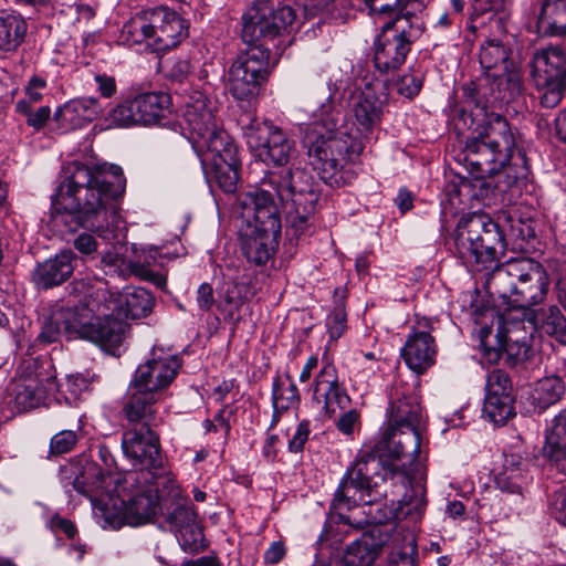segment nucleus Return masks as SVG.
I'll use <instances>...</instances> for the list:
<instances>
[{
	"mask_svg": "<svg viewBox=\"0 0 566 566\" xmlns=\"http://www.w3.org/2000/svg\"><path fill=\"white\" fill-rule=\"evenodd\" d=\"M242 130L249 148L264 164L285 166L296 154L294 139L269 122L250 118Z\"/></svg>",
	"mask_w": 566,
	"mask_h": 566,
	"instance_id": "15",
	"label": "nucleus"
},
{
	"mask_svg": "<svg viewBox=\"0 0 566 566\" xmlns=\"http://www.w3.org/2000/svg\"><path fill=\"white\" fill-rule=\"evenodd\" d=\"M392 483H399L406 488L402 499L399 501L398 516L418 522L424 515L427 509L426 480L427 471L423 464H416L412 471L394 467L390 469Z\"/></svg>",
	"mask_w": 566,
	"mask_h": 566,
	"instance_id": "20",
	"label": "nucleus"
},
{
	"mask_svg": "<svg viewBox=\"0 0 566 566\" xmlns=\"http://www.w3.org/2000/svg\"><path fill=\"white\" fill-rule=\"evenodd\" d=\"M155 39L151 40V52L161 53L179 45L187 36L189 24L176 11L167 7L154 8Z\"/></svg>",
	"mask_w": 566,
	"mask_h": 566,
	"instance_id": "24",
	"label": "nucleus"
},
{
	"mask_svg": "<svg viewBox=\"0 0 566 566\" xmlns=\"http://www.w3.org/2000/svg\"><path fill=\"white\" fill-rule=\"evenodd\" d=\"M454 247L462 263L478 271L491 266L506 248L499 224L484 214H473L459 221Z\"/></svg>",
	"mask_w": 566,
	"mask_h": 566,
	"instance_id": "11",
	"label": "nucleus"
},
{
	"mask_svg": "<svg viewBox=\"0 0 566 566\" xmlns=\"http://www.w3.org/2000/svg\"><path fill=\"white\" fill-rule=\"evenodd\" d=\"M436 354L434 339L428 332L412 333L401 348L407 366L417 374H422L433 365Z\"/></svg>",
	"mask_w": 566,
	"mask_h": 566,
	"instance_id": "30",
	"label": "nucleus"
},
{
	"mask_svg": "<svg viewBox=\"0 0 566 566\" xmlns=\"http://www.w3.org/2000/svg\"><path fill=\"white\" fill-rule=\"evenodd\" d=\"M313 399L329 415L349 407L350 398L340 386L333 364H325L317 374L313 385Z\"/></svg>",
	"mask_w": 566,
	"mask_h": 566,
	"instance_id": "25",
	"label": "nucleus"
},
{
	"mask_svg": "<svg viewBox=\"0 0 566 566\" xmlns=\"http://www.w3.org/2000/svg\"><path fill=\"white\" fill-rule=\"evenodd\" d=\"M307 156L319 178L331 187L348 181L346 166L356 160L363 146L344 107L331 95L314 113L312 132L305 137Z\"/></svg>",
	"mask_w": 566,
	"mask_h": 566,
	"instance_id": "4",
	"label": "nucleus"
},
{
	"mask_svg": "<svg viewBox=\"0 0 566 566\" xmlns=\"http://www.w3.org/2000/svg\"><path fill=\"white\" fill-rule=\"evenodd\" d=\"M537 30L546 35L566 33V0H544Z\"/></svg>",
	"mask_w": 566,
	"mask_h": 566,
	"instance_id": "37",
	"label": "nucleus"
},
{
	"mask_svg": "<svg viewBox=\"0 0 566 566\" xmlns=\"http://www.w3.org/2000/svg\"><path fill=\"white\" fill-rule=\"evenodd\" d=\"M423 22L415 13H405V19H388L380 27L374 41V64L381 73L399 69L406 61L411 43L423 32Z\"/></svg>",
	"mask_w": 566,
	"mask_h": 566,
	"instance_id": "13",
	"label": "nucleus"
},
{
	"mask_svg": "<svg viewBox=\"0 0 566 566\" xmlns=\"http://www.w3.org/2000/svg\"><path fill=\"white\" fill-rule=\"evenodd\" d=\"M295 20L290 6L277 9L270 0H258L242 15V39L251 48L231 65L228 90L239 103L251 105L270 74L271 42L287 30Z\"/></svg>",
	"mask_w": 566,
	"mask_h": 566,
	"instance_id": "3",
	"label": "nucleus"
},
{
	"mask_svg": "<svg viewBox=\"0 0 566 566\" xmlns=\"http://www.w3.org/2000/svg\"><path fill=\"white\" fill-rule=\"evenodd\" d=\"M388 427L423 432L424 416L418 398L402 386H394L387 409Z\"/></svg>",
	"mask_w": 566,
	"mask_h": 566,
	"instance_id": "23",
	"label": "nucleus"
},
{
	"mask_svg": "<svg viewBox=\"0 0 566 566\" xmlns=\"http://www.w3.org/2000/svg\"><path fill=\"white\" fill-rule=\"evenodd\" d=\"M369 9L370 14L376 18V22L387 15L389 19L401 17L405 19V13H413L408 7L421 8V3L416 0H364Z\"/></svg>",
	"mask_w": 566,
	"mask_h": 566,
	"instance_id": "43",
	"label": "nucleus"
},
{
	"mask_svg": "<svg viewBox=\"0 0 566 566\" xmlns=\"http://www.w3.org/2000/svg\"><path fill=\"white\" fill-rule=\"evenodd\" d=\"M133 252L134 256L128 262L132 273L144 280H149L156 282L157 284H161L163 277L160 275H156L151 270V266L156 262L158 250H137L136 248H133Z\"/></svg>",
	"mask_w": 566,
	"mask_h": 566,
	"instance_id": "45",
	"label": "nucleus"
},
{
	"mask_svg": "<svg viewBox=\"0 0 566 566\" xmlns=\"http://www.w3.org/2000/svg\"><path fill=\"white\" fill-rule=\"evenodd\" d=\"M512 396L486 395L483 415L495 424H504L514 413Z\"/></svg>",
	"mask_w": 566,
	"mask_h": 566,
	"instance_id": "46",
	"label": "nucleus"
},
{
	"mask_svg": "<svg viewBox=\"0 0 566 566\" xmlns=\"http://www.w3.org/2000/svg\"><path fill=\"white\" fill-rule=\"evenodd\" d=\"M379 527L364 533L359 538L348 544L343 553L344 566H373L386 544Z\"/></svg>",
	"mask_w": 566,
	"mask_h": 566,
	"instance_id": "28",
	"label": "nucleus"
},
{
	"mask_svg": "<svg viewBox=\"0 0 566 566\" xmlns=\"http://www.w3.org/2000/svg\"><path fill=\"white\" fill-rule=\"evenodd\" d=\"M271 196L275 205V198L281 202L291 201L293 207L303 208L304 211H315L319 193L313 177L305 170L283 168L268 170L255 191H264Z\"/></svg>",
	"mask_w": 566,
	"mask_h": 566,
	"instance_id": "14",
	"label": "nucleus"
},
{
	"mask_svg": "<svg viewBox=\"0 0 566 566\" xmlns=\"http://www.w3.org/2000/svg\"><path fill=\"white\" fill-rule=\"evenodd\" d=\"M176 535L185 551L197 552L205 546L202 528L198 521L184 526L176 532Z\"/></svg>",
	"mask_w": 566,
	"mask_h": 566,
	"instance_id": "49",
	"label": "nucleus"
},
{
	"mask_svg": "<svg viewBox=\"0 0 566 566\" xmlns=\"http://www.w3.org/2000/svg\"><path fill=\"white\" fill-rule=\"evenodd\" d=\"M536 331L555 338L563 345H566V317L556 305L542 308L535 313Z\"/></svg>",
	"mask_w": 566,
	"mask_h": 566,
	"instance_id": "40",
	"label": "nucleus"
},
{
	"mask_svg": "<svg viewBox=\"0 0 566 566\" xmlns=\"http://www.w3.org/2000/svg\"><path fill=\"white\" fill-rule=\"evenodd\" d=\"M474 323L479 346L489 364H496L501 359L503 338H521L524 334L533 338L536 332L535 312L522 306H510L503 314L485 308L474 314Z\"/></svg>",
	"mask_w": 566,
	"mask_h": 566,
	"instance_id": "10",
	"label": "nucleus"
},
{
	"mask_svg": "<svg viewBox=\"0 0 566 566\" xmlns=\"http://www.w3.org/2000/svg\"><path fill=\"white\" fill-rule=\"evenodd\" d=\"M512 381L509 375L501 370L494 369L489 374L486 382V395L494 396H512Z\"/></svg>",
	"mask_w": 566,
	"mask_h": 566,
	"instance_id": "51",
	"label": "nucleus"
},
{
	"mask_svg": "<svg viewBox=\"0 0 566 566\" xmlns=\"http://www.w3.org/2000/svg\"><path fill=\"white\" fill-rule=\"evenodd\" d=\"M300 401V394L296 384L290 376L284 379L277 377L273 382L272 402H273V419L272 426L279 421L282 412L293 408Z\"/></svg>",
	"mask_w": 566,
	"mask_h": 566,
	"instance_id": "39",
	"label": "nucleus"
},
{
	"mask_svg": "<svg viewBox=\"0 0 566 566\" xmlns=\"http://www.w3.org/2000/svg\"><path fill=\"white\" fill-rule=\"evenodd\" d=\"M17 113L27 117V124L35 130L44 127L51 116L49 106H41L35 112L32 111V105L27 99H20L15 104Z\"/></svg>",
	"mask_w": 566,
	"mask_h": 566,
	"instance_id": "50",
	"label": "nucleus"
},
{
	"mask_svg": "<svg viewBox=\"0 0 566 566\" xmlns=\"http://www.w3.org/2000/svg\"><path fill=\"white\" fill-rule=\"evenodd\" d=\"M507 0H472V7L478 14L494 11H505Z\"/></svg>",
	"mask_w": 566,
	"mask_h": 566,
	"instance_id": "63",
	"label": "nucleus"
},
{
	"mask_svg": "<svg viewBox=\"0 0 566 566\" xmlns=\"http://www.w3.org/2000/svg\"><path fill=\"white\" fill-rule=\"evenodd\" d=\"M132 390L124 407L126 419L133 426L132 428L151 429V426L156 424L155 405L159 397L134 387Z\"/></svg>",
	"mask_w": 566,
	"mask_h": 566,
	"instance_id": "32",
	"label": "nucleus"
},
{
	"mask_svg": "<svg viewBox=\"0 0 566 566\" xmlns=\"http://www.w3.org/2000/svg\"><path fill=\"white\" fill-rule=\"evenodd\" d=\"M67 471L75 475L72 482L73 488L82 494L97 491L102 486L105 476L102 470L94 463H86L80 474L77 473V468L73 465L64 470V472Z\"/></svg>",
	"mask_w": 566,
	"mask_h": 566,
	"instance_id": "44",
	"label": "nucleus"
},
{
	"mask_svg": "<svg viewBox=\"0 0 566 566\" xmlns=\"http://www.w3.org/2000/svg\"><path fill=\"white\" fill-rule=\"evenodd\" d=\"M45 87H46L45 80H43L39 76L31 77L30 81L28 82V85L25 86V90H24V93H25L24 99H27V102H29L30 105H32L33 103L40 102L43 97V91L45 90Z\"/></svg>",
	"mask_w": 566,
	"mask_h": 566,
	"instance_id": "60",
	"label": "nucleus"
},
{
	"mask_svg": "<svg viewBox=\"0 0 566 566\" xmlns=\"http://www.w3.org/2000/svg\"><path fill=\"white\" fill-rule=\"evenodd\" d=\"M252 296L251 287L248 284L233 283L232 286L226 291L224 300L232 310H239L245 300Z\"/></svg>",
	"mask_w": 566,
	"mask_h": 566,
	"instance_id": "55",
	"label": "nucleus"
},
{
	"mask_svg": "<svg viewBox=\"0 0 566 566\" xmlns=\"http://www.w3.org/2000/svg\"><path fill=\"white\" fill-rule=\"evenodd\" d=\"M544 453L558 471L566 474V410L546 424Z\"/></svg>",
	"mask_w": 566,
	"mask_h": 566,
	"instance_id": "33",
	"label": "nucleus"
},
{
	"mask_svg": "<svg viewBox=\"0 0 566 566\" xmlns=\"http://www.w3.org/2000/svg\"><path fill=\"white\" fill-rule=\"evenodd\" d=\"M509 56L507 48L495 39L486 40L479 54L482 69L497 82L499 90L504 92L501 98L507 103L522 92L520 69Z\"/></svg>",
	"mask_w": 566,
	"mask_h": 566,
	"instance_id": "18",
	"label": "nucleus"
},
{
	"mask_svg": "<svg viewBox=\"0 0 566 566\" xmlns=\"http://www.w3.org/2000/svg\"><path fill=\"white\" fill-rule=\"evenodd\" d=\"M541 93V104L544 107L553 108L559 104L566 87V82L548 81L545 85H536Z\"/></svg>",
	"mask_w": 566,
	"mask_h": 566,
	"instance_id": "52",
	"label": "nucleus"
},
{
	"mask_svg": "<svg viewBox=\"0 0 566 566\" xmlns=\"http://www.w3.org/2000/svg\"><path fill=\"white\" fill-rule=\"evenodd\" d=\"M240 160L238 157L232 160L217 159V161L209 163L210 172L216 179L218 186L228 193H232L237 189L239 179Z\"/></svg>",
	"mask_w": 566,
	"mask_h": 566,
	"instance_id": "42",
	"label": "nucleus"
},
{
	"mask_svg": "<svg viewBox=\"0 0 566 566\" xmlns=\"http://www.w3.org/2000/svg\"><path fill=\"white\" fill-rule=\"evenodd\" d=\"M488 285L509 306L531 310L545 300L549 277L541 264L531 259L517 258L496 266Z\"/></svg>",
	"mask_w": 566,
	"mask_h": 566,
	"instance_id": "9",
	"label": "nucleus"
},
{
	"mask_svg": "<svg viewBox=\"0 0 566 566\" xmlns=\"http://www.w3.org/2000/svg\"><path fill=\"white\" fill-rule=\"evenodd\" d=\"M327 326L332 338H338L346 329V314L342 307H337L327 318Z\"/></svg>",
	"mask_w": 566,
	"mask_h": 566,
	"instance_id": "59",
	"label": "nucleus"
},
{
	"mask_svg": "<svg viewBox=\"0 0 566 566\" xmlns=\"http://www.w3.org/2000/svg\"><path fill=\"white\" fill-rule=\"evenodd\" d=\"M27 32L24 19L15 12L0 14V49L10 51L15 49Z\"/></svg>",
	"mask_w": 566,
	"mask_h": 566,
	"instance_id": "41",
	"label": "nucleus"
},
{
	"mask_svg": "<svg viewBox=\"0 0 566 566\" xmlns=\"http://www.w3.org/2000/svg\"><path fill=\"white\" fill-rule=\"evenodd\" d=\"M526 479L523 459L512 454L505 459L502 470L495 475V484L501 492L513 495L515 503H520L523 499Z\"/></svg>",
	"mask_w": 566,
	"mask_h": 566,
	"instance_id": "34",
	"label": "nucleus"
},
{
	"mask_svg": "<svg viewBox=\"0 0 566 566\" xmlns=\"http://www.w3.org/2000/svg\"><path fill=\"white\" fill-rule=\"evenodd\" d=\"M103 112L96 97H81L69 101L55 112V119L64 129L81 128Z\"/></svg>",
	"mask_w": 566,
	"mask_h": 566,
	"instance_id": "29",
	"label": "nucleus"
},
{
	"mask_svg": "<svg viewBox=\"0 0 566 566\" xmlns=\"http://www.w3.org/2000/svg\"><path fill=\"white\" fill-rule=\"evenodd\" d=\"M564 392V381L557 376H549L536 381L528 399L535 408L539 411H544L559 401Z\"/></svg>",
	"mask_w": 566,
	"mask_h": 566,
	"instance_id": "38",
	"label": "nucleus"
},
{
	"mask_svg": "<svg viewBox=\"0 0 566 566\" xmlns=\"http://www.w3.org/2000/svg\"><path fill=\"white\" fill-rule=\"evenodd\" d=\"M422 439V432L415 431V429L387 427L379 442L388 458L386 461H381L380 465L382 482L391 479L389 471L394 467L412 471L416 464H423L419 460Z\"/></svg>",
	"mask_w": 566,
	"mask_h": 566,
	"instance_id": "19",
	"label": "nucleus"
},
{
	"mask_svg": "<svg viewBox=\"0 0 566 566\" xmlns=\"http://www.w3.org/2000/svg\"><path fill=\"white\" fill-rule=\"evenodd\" d=\"M170 96L161 92H145L127 97L109 109L105 117L107 127L127 128L148 126L165 117Z\"/></svg>",
	"mask_w": 566,
	"mask_h": 566,
	"instance_id": "16",
	"label": "nucleus"
},
{
	"mask_svg": "<svg viewBox=\"0 0 566 566\" xmlns=\"http://www.w3.org/2000/svg\"><path fill=\"white\" fill-rule=\"evenodd\" d=\"M310 436V427L307 421H302L297 424L296 430L289 441V451L290 452H301L308 440Z\"/></svg>",
	"mask_w": 566,
	"mask_h": 566,
	"instance_id": "61",
	"label": "nucleus"
},
{
	"mask_svg": "<svg viewBox=\"0 0 566 566\" xmlns=\"http://www.w3.org/2000/svg\"><path fill=\"white\" fill-rule=\"evenodd\" d=\"M70 294L76 301L55 312L45 322L39 339L50 344L64 335L69 339L90 340L107 352L116 349L123 343V324L106 316V308L101 304V301L105 300V291H96L95 298L88 300L86 292H74L72 283Z\"/></svg>",
	"mask_w": 566,
	"mask_h": 566,
	"instance_id": "5",
	"label": "nucleus"
},
{
	"mask_svg": "<svg viewBox=\"0 0 566 566\" xmlns=\"http://www.w3.org/2000/svg\"><path fill=\"white\" fill-rule=\"evenodd\" d=\"M552 506L555 518L566 526V489L555 493Z\"/></svg>",
	"mask_w": 566,
	"mask_h": 566,
	"instance_id": "64",
	"label": "nucleus"
},
{
	"mask_svg": "<svg viewBox=\"0 0 566 566\" xmlns=\"http://www.w3.org/2000/svg\"><path fill=\"white\" fill-rule=\"evenodd\" d=\"M360 424V415L356 409L344 412L336 421V428L346 436H352L355 428Z\"/></svg>",
	"mask_w": 566,
	"mask_h": 566,
	"instance_id": "58",
	"label": "nucleus"
},
{
	"mask_svg": "<svg viewBox=\"0 0 566 566\" xmlns=\"http://www.w3.org/2000/svg\"><path fill=\"white\" fill-rule=\"evenodd\" d=\"M384 107L385 101L380 98L374 86L369 83L364 88L353 93L350 112L359 125V128L354 129V134H357L359 130L369 132L381 123Z\"/></svg>",
	"mask_w": 566,
	"mask_h": 566,
	"instance_id": "27",
	"label": "nucleus"
},
{
	"mask_svg": "<svg viewBox=\"0 0 566 566\" xmlns=\"http://www.w3.org/2000/svg\"><path fill=\"white\" fill-rule=\"evenodd\" d=\"M77 442V434L73 430H62L55 433L50 441L53 454H63L71 451Z\"/></svg>",
	"mask_w": 566,
	"mask_h": 566,
	"instance_id": "54",
	"label": "nucleus"
},
{
	"mask_svg": "<svg viewBox=\"0 0 566 566\" xmlns=\"http://www.w3.org/2000/svg\"><path fill=\"white\" fill-rule=\"evenodd\" d=\"M122 449L133 468L153 471L163 468L159 437L149 428H129L123 433Z\"/></svg>",
	"mask_w": 566,
	"mask_h": 566,
	"instance_id": "21",
	"label": "nucleus"
},
{
	"mask_svg": "<svg viewBox=\"0 0 566 566\" xmlns=\"http://www.w3.org/2000/svg\"><path fill=\"white\" fill-rule=\"evenodd\" d=\"M125 187L119 166L105 164L90 168L77 161L70 163L52 198V226L62 232L85 227L107 238L106 233L123 224L118 199Z\"/></svg>",
	"mask_w": 566,
	"mask_h": 566,
	"instance_id": "1",
	"label": "nucleus"
},
{
	"mask_svg": "<svg viewBox=\"0 0 566 566\" xmlns=\"http://www.w3.org/2000/svg\"><path fill=\"white\" fill-rule=\"evenodd\" d=\"M185 129L202 166L217 159L232 160L238 149L213 115V102L206 92L192 90L184 97Z\"/></svg>",
	"mask_w": 566,
	"mask_h": 566,
	"instance_id": "7",
	"label": "nucleus"
},
{
	"mask_svg": "<svg viewBox=\"0 0 566 566\" xmlns=\"http://www.w3.org/2000/svg\"><path fill=\"white\" fill-rule=\"evenodd\" d=\"M167 76L177 83H182L192 72L191 63L188 59H174L168 63Z\"/></svg>",
	"mask_w": 566,
	"mask_h": 566,
	"instance_id": "56",
	"label": "nucleus"
},
{
	"mask_svg": "<svg viewBox=\"0 0 566 566\" xmlns=\"http://www.w3.org/2000/svg\"><path fill=\"white\" fill-rule=\"evenodd\" d=\"M10 400L18 412L28 411L39 407L45 399V390L35 378L19 379L10 382L8 387Z\"/></svg>",
	"mask_w": 566,
	"mask_h": 566,
	"instance_id": "36",
	"label": "nucleus"
},
{
	"mask_svg": "<svg viewBox=\"0 0 566 566\" xmlns=\"http://www.w3.org/2000/svg\"><path fill=\"white\" fill-rule=\"evenodd\" d=\"M180 367L176 356L154 349L151 358L138 366L133 387L159 397L160 391L174 381Z\"/></svg>",
	"mask_w": 566,
	"mask_h": 566,
	"instance_id": "22",
	"label": "nucleus"
},
{
	"mask_svg": "<svg viewBox=\"0 0 566 566\" xmlns=\"http://www.w3.org/2000/svg\"><path fill=\"white\" fill-rule=\"evenodd\" d=\"M381 460L370 451H361L342 479L333 500V509L343 517V511L360 505H373L387 495L377 481Z\"/></svg>",
	"mask_w": 566,
	"mask_h": 566,
	"instance_id": "12",
	"label": "nucleus"
},
{
	"mask_svg": "<svg viewBox=\"0 0 566 566\" xmlns=\"http://www.w3.org/2000/svg\"><path fill=\"white\" fill-rule=\"evenodd\" d=\"M424 72L421 69H410L398 78L396 86L399 95L406 98H413L421 91Z\"/></svg>",
	"mask_w": 566,
	"mask_h": 566,
	"instance_id": "47",
	"label": "nucleus"
},
{
	"mask_svg": "<svg viewBox=\"0 0 566 566\" xmlns=\"http://www.w3.org/2000/svg\"><path fill=\"white\" fill-rule=\"evenodd\" d=\"M417 549L413 543L400 551L390 553L388 566H416Z\"/></svg>",
	"mask_w": 566,
	"mask_h": 566,
	"instance_id": "57",
	"label": "nucleus"
},
{
	"mask_svg": "<svg viewBox=\"0 0 566 566\" xmlns=\"http://www.w3.org/2000/svg\"><path fill=\"white\" fill-rule=\"evenodd\" d=\"M96 90L104 98H112L117 92L116 81L107 74H96L94 76Z\"/></svg>",
	"mask_w": 566,
	"mask_h": 566,
	"instance_id": "62",
	"label": "nucleus"
},
{
	"mask_svg": "<svg viewBox=\"0 0 566 566\" xmlns=\"http://www.w3.org/2000/svg\"><path fill=\"white\" fill-rule=\"evenodd\" d=\"M459 120L472 132L465 142L464 160L476 177L491 178L483 185L494 188V197L520 192L528 168L524 154H513L515 139L507 120L480 107L474 113L463 111Z\"/></svg>",
	"mask_w": 566,
	"mask_h": 566,
	"instance_id": "2",
	"label": "nucleus"
},
{
	"mask_svg": "<svg viewBox=\"0 0 566 566\" xmlns=\"http://www.w3.org/2000/svg\"><path fill=\"white\" fill-rule=\"evenodd\" d=\"M243 216L247 224L241 230L242 253L250 264L264 266L273 259L281 234L276 205L266 190L253 191L244 201Z\"/></svg>",
	"mask_w": 566,
	"mask_h": 566,
	"instance_id": "8",
	"label": "nucleus"
},
{
	"mask_svg": "<svg viewBox=\"0 0 566 566\" xmlns=\"http://www.w3.org/2000/svg\"><path fill=\"white\" fill-rule=\"evenodd\" d=\"M137 472L128 473L115 494L93 501V513L103 528L119 530L124 525L137 527L151 523L161 512L158 489L140 483Z\"/></svg>",
	"mask_w": 566,
	"mask_h": 566,
	"instance_id": "6",
	"label": "nucleus"
},
{
	"mask_svg": "<svg viewBox=\"0 0 566 566\" xmlns=\"http://www.w3.org/2000/svg\"><path fill=\"white\" fill-rule=\"evenodd\" d=\"M531 340L532 338H527L525 335L521 338L515 336L512 339L503 338L501 357L506 355L511 364L527 359L531 349Z\"/></svg>",
	"mask_w": 566,
	"mask_h": 566,
	"instance_id": "48",
	"label": "nucleus"
},
{
	"mask_svg": "<svg viewBox=\"0 0 566 566\" xmlns=\"http://www.w3.org/2000/svg\"><path fill=\"white\" fill-rule=\"evenodd\" d=\"M167 521L176 533L184 526L197 522L198 515L190 504H180L168 515Z\"/></svg>",
	"mask_w": 566,
	"mask_h": 566,
	"instance_id": "53",
	"label": "nucleus"
},
{
	"mask_svg": "<svg viewBox=\"0 0 566 566\" xmlns=\"http://www.w3.org/2000/svg\"><path fill=\"white\" fill-rule=\"evenodd\" d=\"M72 259V252L63 251L39 264L33 274L35 284L42 289H50L63 283L73 272Z\"/></svg>",
	"mask_w": 566,
	"mask_h": 566,
	"instance_id": "35",
	"label": "nucleus"
},
{
	"mask_svg": "<svg viewBox=\"0 0 566 566\" xmlns=\"http://www.w3.org/2000/svg\"><path fill=\"white\" fill-rule=\"evenodd\" d=\"M105 291V300L101 304L106 308L108 317L118 319L123 324V337L125 336L126 324L125 318L137 319L149 314L154 306L153 295L143 287H127L117 298L108 294L106 289L94 287L85 280L73 281L74 292H86L88 300L95 298V292Z\"/></svg>",
	"mask_w": 566,
	"mask_h": 566,
	"instance_id": "17",
	"label": "nucleus"
},
{
	"mask_svg": "<svg viewBox=\"0 0 566 566\" xmlns=\"http://www.w3.org/2000/svg\"><path fill=\"white\" fill-rule=\"evenodd\" d=\"M154 8L144 10L130 18L122 28L118 42L123 45H144L151 52V40L155 39Z\"/></svg>",
	"mask_w": 566,
	"mask_h": 566,
	"instance_id": "31",
	"label": "nucleus"
},
{
	"mask_svg": "<svg viewBox=\"0 0 566 566\" xmlns=\"http://www.w3.org/2000/svg\"><path fill=\"white\" fill-rule=\"evenodd\" d=\"M531 67L536 85H545L548 81L566 82V48L552 45L537 51Z\"/></svg>",
	"mask_w": 566,
	"mask_h": 566,
	"instance_id": "26",
	"label": "nucleus"
}]
</instances>
